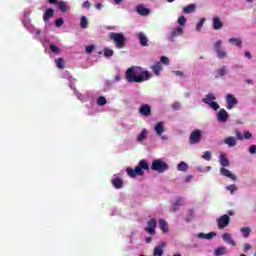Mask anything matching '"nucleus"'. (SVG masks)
Masks as SVG:
<instances>
[{
  "label": "nucleus",
  "mask_w": 256,
  "mask_h": 256,
  "mask_svg": "<svg viewBox=\"0 0 256 256\" xmlns=\"http://www.w3.org/2000/svg\"><path fill=\"white\" fill-rule=\"evenodd\" d=\"M249 153H250L251 155H256V145H251V146L249 147Z\"/></svg>",
  "instance_id": "50"
},
{
  "label": "nucleus",
  "mask_w": 256,
  "mask_h": 256,
  "mask_svg": "<svg viewBox=\"0 0 256 256\" xmlns=\"http://www.w3.org/2000/svg\"><path fill=\"white\" fill-rule=\"evenodd\" d=\"M111 183L115 189H121V187H123V179L121 178V175L114 174L113 178L111 179Z\"/></svg>",
  "instance_id": "13"
},
{
  "label": "nucleus",
  "mask_w": 256,
  "mask_h": 256,
  "mask_svg": "<svg viewBox=\"0 0 256 256\" xmlns=\"http://www.w3.org/2000/svg\"><path fill=\"white\" fill-rule=\"evenodd\" d=\"M63 23H65V19H63V18H58V19L55 21V27H61V25H63Z\"/></svg>",
  "instance_id": "47"
},
{
  "label": "nucleus",
  "mask_w": 256,
  "mask_h": 256,
  "mask_svg": "<svg viewBox=\"0 0 256 256\" xmlns=\"http://www.w3.org/2000/svg\"><path fill=\"white\" fill-rule=\"evenodd\" d=\"M213 47L218 59H227L229 57L227 50L223 47V40H216Z\"/></svg>",
  "instance_id": "6"
},
{
  "label": "nucleus",
  "mask_w": 256,
  "mask_h": 256,
  "mask_svg": "<svg viewBox=\"0 0 256 256\" xmlns=\"http://www.w3.org/2000/svg\"><path fill=\"white\" fill-rule=\"evenodd\" d=\"M138 39L139 43L142 47H148L149 46V39H147V36L143 32L138 33Z\"/></svg>",
  "instance_id": "20"
},
{
  "label": "nucleus",
  "mask_w": 256,
  "mask_h": 256,
  "mask_svg": "<svg viewBox=\"0 0 256 256\" xmlns=\"http://www.w3.org/2000/svg\"><path fill=\"white\" fill-rule=\"evenodd\" d=\"M202 159H205V161H211V151L204 152Z\"/></svg>",
  "instance_id": "46"
},
{
  "label": "nucleus",
  "mask_w": 256,
  "mask_h": 256,
  "mask_svg": "<svg viewBox=\"0 0 256 256\" xmlns=\"http://www.w3.org/2000/svg\"><path fill=\"white\" fill-rule=\"evenodd\" d=\"M222 239L225 243H228V245H232V247H235L237 245V242H235L233 236L230 233L225 232L222 235Z\"/></svg>",
  "instance_id": "18"
},
{
  "label": "nucleus",
  "mask_w": 256,
  "mask_h": 256,
  "mask_svg": "<svg viewBox=\"0 0 256 256\" xmlns=\"http://www.w3.org/2000/svg\"><path fill=\"white\" fill-rule=\"evenodd\" d=\"M196 6L195 4H190L183 8V13L189 15L190 13H195Z\"/></svg>",
  "instance_id": "35"
},
{
  "label": "nucleus",
  "mask_w": 256,
  "mask_h": 256,
  "mask_svg": "<svg viewBox=\"0 0 256 256\" xmlns=\"http://www.w3.org/2000/svg\"><path fill=\"white\" fill-rule=\"evenodd\" d=\"M136 12L138 15H142V17H147V15H149V9L145 8L143 4L136 6Z\"/></svg>",
  "instance_id": "25"
},
{
  "label": "nucleus",
  "mask_w": 256,
  "mask_h": 256,
  "mask_svg": "<svg viewBox=\"0 0 256 256\" xmlns=\"http://www.w3.org/2000/svg\"><path fill=\"white\" fill-rule=\"evenodd\" d=\"M225 99L227 103L226 108L228 110L235 109V107L239 105V100H237L233 94H227Z\"/></svg>",
  "instance_id": "10"
},
{
  "label": "nucleus",
  "mask_w": 256,
  "mask_h": 256,
  "mask_svg": "<svg viewBox=\"0 0 256 256\" xmlns=\"http://www.w3.org/2000/svg\"><path fill=\"white\" fill-rule=\"evenodd\" d=\"M77 99H79V101H83V94H81L80 92H75Z\"/></svg>",
  "instance_id": "54"
},
{
  "label": "nucleus",
  "mask_w": 256,
  "mask_h": 256,
  "mask_svg": "<svg viewBox=\"0 0 256 256\" xmlns=\"http://www.w3.org/2000/svg\"><path fill=\"white\" fill-rule=\"evenodd\" d=\"M219 163L220 165H222V167H229L230 165L229 159H227V156L225 155V153H220Z\"/></svg>",
  "instance_id": "31"
},
{
  "label": "nucleus",
  "mask_w": 256,
  "mask_h": 256,
  "mask_svg": "<svg viewBox=\"0 0 256 256\" xmlns=\"http://www.w3.org/2000/svg\"><path fill=\"white\" fill-rule=\"evenodd\" d=\"M220 175L223 177H227L228 179H231L232 181H237V176L233 174L231 171L227 170L226 168L220 169Z\"/></svg>",
  "instance_id": "17"
},
{
  "label": "nucleus",
  "mask_w": 256,
  "mask_h": 256,
  "mask_svg": "<svg viewBox=\"0 0 256 256\" xmlns=\"http://www.w3.org/2000/svg\"><path fill=\"white\" fill-rule=\"evenodd\" d=\"M57 7L61 11V13H67V11H69V9H71V7H69V5H67V2H65L63 0H60L57 3Z\"/></svg>",
  "instance_id": "24"
},
{
  "label": "nucleus",
  "mask_w": 256,
  "mask_h": 256,
  "mask_svg": "<svg viewBox=\"0 0 256 256\" xmlns=\"http://www.w3.org/2000/svg\"><path fill=\"white\" fill-rule=\"evenodd\" d=\"M144 171H149V162L145 159L140 160L135 169L131 167L126 168V173L131 179H135L136 176L143 177L145 175Z\"/></svg>",
  "instance_id": "2"
},
{
  "label": "nucleus",
  "mask_w": 256,
  "mask_h": 256,
  "mask_svg": "<svg viewBox=\"0 0 256 256\" xmlns=\"http://www.w3.org/2000/svg\"><path fill=\"white\" fill-rule=\"evenodd\" d=\"M154 74L159 75L161 71H163V65H161V62H157L151 67Z\"/></svg>",
  "instance_id": "33"
},
{
  "label": "nucleus",
  "mask_w": 256,
  "mask_h": 256,
  "mask_svg": "<svg viewBox=\"0 0 256 256\" xmlns=\"http://www.w3.org/2000/svg\"><path fill=\"white\" fill-rule=\"evenodd\" d=\"M217 98L215 97V94L213 93H208L205 98L202 99V103H205L206 105H209L211 107V109H213L214 111H217L220 106L219 103H217L215 100Z\"/></svg>",
  "instance_id": "7"
},
{
  "label": "nucleus",
  "mask_w": 256,
  "mask_h": 256,
  "mask_svg": "<svg viewBox=\"0 0 256 256\" xmlns=\"http://www.w3.org/2000/svg\"><path fill=\"white\" fill-rule=\"evenodd\" d=\"M216 233L215 232H209L207 234L200 232L197 234L198 239H207V240H211L213 239V237H216Z\"/></svg>",
  "instance_id": "27"
},
{
  "label": "nucleus",
  "mask_w": 256,
  "mask_h": 256,
  "mask_svg": "<svg viewBox=\"0 0 256 256\" xmlns=\"http://www.w3.org/2000/svg\"><path fill=\"white\" fill-rule=\"evenodd\" d=\"M156 229H157V220L155 218H151L147 222L145 231L146 233H148V235H155L157 233Z\"/></svg>",
  "instance_id": "9"
},
{
  "label": "nucleus",
  "mask_w": 256,
  "mask_h": 256,
  "mask_svg": "<svg viewBox=\"0 0 256 256\" xmlns=\"http://www.w3.org/2000/svg\"><path fill=\"white\" fill-rule=\"evenodd\" d=\"M197 169H198L199 173H204V171H205V169H203L202 167H198Z\"/></svg>",
  "instance_id": "64"
},
{
  "label": "nucleus",
  "mask_w": 256,
  "mask_h": 256,
  "mask_svg": "<svg viewBox=\"0 0 256 256\" xmlns=\"http://www.w3.org/2000/svg\"><path fill=\"white\" fill-rule=\"evenodd\" d=\"M55 15V10L53 8H47L43 14V21L48 23L49 19H51Z\"/></svg>",
  "instance_id": "21"
},
{
  "label": "nucleus",
  "mask_w": 256,
  "mask_h": 256,
  "mask_svg": "<svg viewBox=\"0 0 256 256\" xmlns=\"http://www.w3.org/2000/svg\"><path fill=\"white\" fill-rule=\"evenodd\" d=\"M226 191H229L231 195H235V191H239V188L237 187V185L232 184L226 186Z\"/></svg>",
  "instance_id": "38"
},
{
  "label": "nucleus",
  "mask_w": 256,
  "mask_h": 256,
  "mask_svg": "<svg viewBox=\"0 0 256 256\" xmlns=\"http://www.w3.org/2000/svg\"><path fill=\"white\" fill-rule=\"evenodd\" d=\"M58 1H59V0H48V2H49L51 5H55V4L59 3Z\"/></svg>",
  "instance_id": "59"
},
{
  "label": "nucleus",
  "mask_w": 256,
  "mask_h": 256,
  "mask_svg": "<svg viewBox=\"0 0 256 256\" xmlns=\"http://www.w3.org/2000/svg\"><path fill=\"white\" fill-rule=\"evenodd\" d=\"M229 223H231V217L227 214H224L217 219L218 229H225V227H229Z\"/></svg>",
  "instance_id": "11"
},
{
  "label": "nucleus",
  "mask_w": 256,
  "mask_h": 256,
  "mask_svg": "<svg viewBox=\"0 0 256 256\" xmlns=\"http://www.w3.org/2000/svg\"><path fill=\"white\" fill-rule=\"evenodd\" d=\"M56 65L58 69H63V67H65V61L63 60V58H58L56 60Z\"/></svg>",
  "instance_id": "43"
},
{
  "label": "nucleus",
  "mask_w": 256,
  "mask_h": 256,
  "mask_svg": "<svg viewBox=\"0 0 256 256\" xmlns=\"http://www.w3.org/2000/svg\"><path fill=\"white\" fill-rule=\"evenodd\" d=\"M251 249V245L249 243L244 244V251H249Z\"/></svg>",
  "instance_id": "55"
},
{
  "label": "nucleus",
  "mask_w": 256,
  "mask_h": 256,
  "mask_svg": "<svg viewBox=\"0 0 256 256\" xmlns=\"http://www.w3.org/2000/svg\"><path fill=\"white\" fill-rule=\"evenodd\" d=\"M154 131L158 137H161L165 133V122L160 121L155 124Z\"/></svg>",
  "instance_id": "16"
},
{
  "label": "nucleus",
  "mask_w": 256,
  "mask_h": 256,
  "mask_svg": "<svg viewBox=\"0 0 256 256\" xmlns=\"http://www.w3.org/2000/svg\"><path fill=\"white\" fill-rule=\"evenodd\" d=\"M191 179H193V175H188V176H186V178H185V182H186V183H189V181H191Z\"/></svg>",
  "instance_id": "56"
},
{
  "label": "nucleus",
  "mask_w": 256,
  "mask_h": 256,
  "mask_svg": "<svg viewBox=\"0 0 256 256\" xmlns=\"http://www.w3.org/2000/svg\"><path fill=\"white\" fill-rule=\"evenodd\" d=\"M201 130H195L190 134L189 143L190 145H197V143H201Z\"/></svg>",
  "instance_id": "12"
},
{
  "label": "nucleus",
  "mask_w": 256,
  "mask_h": 256,
  "mask_svg": "<svg viewBox=\"0 0 256 256\" xmlns=\"http://www.w3.org/2000/svg\"><path fill=\"white\" fill-rule=\"evenodd\" d=\"M95 7H96V9L101 10V9H103V4L97 3V4L95 5Z\"/></svg>",
  "instance_id": "57"
},
{
  "label": "nucleus",
  "mask_w": 256,
  "mask_h": 256,
  "mask_svg": "<svg viewBox=\"0 0 256 256\" xmlns=\"http://www.w3.org/2000/svg\"><path fill=\"white\" fill-rule=\"evenodd\" d=\"M121 79H122L121 75H116L114 77V81H121Z\"/></svg>",
  "instance_id": "60"
},
{
  "label": "nucleus",
  "mask_w": 256,
  "mask_h": 256,
  "mask_svg": "<svg viewBox=\"0 0 256 256\" xmlns=\"http://www.w3.org/2000/svg\"><path fill=\"white\" fill-rule=\"evenodd\" d=\"M109 39L114 42L116 49H125L127 47V38L123 33L111 32Z\"/></svg>",
  "instance_id": "4"
},
{
  "label": "nucleus",
  "mask_w": 256,
  "mask_h": 256,
  "mask_svg": "<svg viewBox=\"0 0 256 256\" xmlns=\"http://www.w3.org/2000/svg\"><path fill=\"white\" fill-rule=\"evenodd\" d=\"M177 171L187 173V171H189V165L186 162L181 161L179 164H177Z\"/></svg>",
  "instance_id": "32"
},
{
  "label": "nucleus",
  "mask_w": 256,
  "mask_h": 256,
  "mask_svg": "<svg viewBox=\"0 0 256 256\" xmlns=\"http://www.w3.org/2000/svg\"><path fill=\"white\" fill-rule=\"evenodd\" d=\"M244 57H246V59H252V55H251V52H249V51H246L245 53H244Z\"/></svg>",
  "instance_id": "53"
},
{
  "label": "nucleus",
  "mask_w": 256,
  "mask_h": 256,
  "mask_svg": "<svg viewBox=\"0 0 256 256\" xmlns=\"http://www.w3.org/2000/svg\"><path fill=\"white\" fill-rule=\"evenodd\" d=\"M203 25H205V18H201L200 21L196 25V31L199 33L201 29L203 28Z\"/></svg>",
  "instance_id": "41"
},
{
  "label": "nucleus",
  "mask_w": 256,
  "mask_h": 256,
  "mask_svg": "<svg viewBox=\"0 0 256 256\" xmlns=\"http://www.w3.org/2000/svg\"><path fill=\"white\" fill-rule=\"evenodd\" d=\"M172 73H174L176 77H183V71L176 70V71H172Z\"/></svg>",
  "instance_id": "52"
},
{
  "label": "nucleus",
  "mask_w": 256,
  "mask_h": 256,
  "mask_svg": "<svg viewBox=\"0 0 256 256\" xmlns=\"http://www.w3.org/2000/svg\"><path fill=\"white\" fill-rule=\"evenodd\" d=\"M50 51H52V53H55L56 55L61 54V49L55 46V44H50Z\"/></svg>",
  "instance_id": "40"
},
{
  "label": "nucleus",
  "mask_w": 256,
  "mask_h": 256,
  "mask_svg": "<svg viewBox=\"0 0 256 256\" xmlns=\"http://www.w3.org/2000/svg\"><path fill=\"white\" fill-rule=\"evenodd\" d=\"M97 105L99 107H103V105H107V99L105 98V96H100L98 99H97Z\"/></svg>",
  "instance_id": "39"
},
{
  "label": "nucleus",
  "mask_w": 256,
  "mask_h": 256,
  "mask_svg": "<svg viewBox=\"0 0 256 256\" xmlns=\"http://www.w3.org/2000/svg\"><path fill=\"white\" fill-rule=\"evenodd\" d=\"M160 138L162 141H169V137H167L166 135H161Z\"/></svg>",
  "instance_id": "58"
},
{
  "label": "nucleus",
  "mask_w": 256,
  "mask_h": 256,
  "mask_svg": "<svg viewBox=\"0 0 256 256\" xmlns=\"http://www.w3.org/2000/svg\"><path fill=\"white\" fill-rule=\"evenodd\" d=\"M113 53L114 51L112 49H109V48L104 49V57H113Z\"/></svg>",
  "instance_id": "44"
},
{
  "label": "nucleus",
  "mask_w": 256,
  "mask_h": 256,
  "mask_svg": "<svg viewBox=\"0 0 256 256\" xmlns=\"http://www.w3.org/2000/svg\"><path fill=\"white\" fill-rule=\"evenodd\" d=\"M183 33H184L183 27L177 26L173 28L168 35V41H171V43H175V39L177 37L183 36Z\"/></svg>",
  "instance_id": "8"
},
{
  "label": "nucleus",
  "mask_w": 256,
  "mask_h": 256,
  "mask_svg": "<svg viewBox=\"0 0 256 256\" xmlns=\"http://www.w3.org/2000/svg\"><path fill=\"white\" fill-rule=\"evenodd\" d=\"M227 213L230 217H233V215H235V212H233V210H229Z\"/></svg>",
  "instance_id": "62"
},
{
  "label": "nucleus",
  "mask_w": 256,
  "mask_h": 256,
  "mask_svg": "<svg viewBox=\"0 0 256 256\" xmlns=\"http://www.w3.org/2000/svg\"><path fill=\"white\" fill-rule=\"evenodd\" d=\"M234 136H229L223 140L225 145H228V147H235L237 145V139L238 141H243V139H253V134L249 131H245L244 134H242L239 130H235Z\"/></svg>",
  "instance_id": "3"
},
{
  "label": "nucleus",
  "mask_w": 256,
  "mask_h": 256,
  "mask_svg": "<svg viewBox=\"0 0 256 256\" xmlns=\"http://www.w3.org/2000/svg\"><path fill=\"white\" fill-rule=\"evenodd\" d=\"M229 253V249L225 246L218 247L214 250L215 256L227 255Z\"/></svg>",
  "instance_id": "28"
},
{
  "label": "nucleus",
  "mask_w": 256,
  "mask_h": 256,
  "mask_svg": "<svg viewBox=\"0 0 256 256\" xmlns=\"http://www.w3.org/2000/svg\"><path fill=\"white\" fill-rule=\"evenodd\" d=\"M240 232L242 233V237H244V239H247V237L251 235V227H242L240 228Z\"/></svg>",
  "instance_id": "36"
},
{
  "label": "nucleus",
  "mask_w": 256,
  "mask_h": 256,
  "mask_svg": "<svg viewBox=\"0 0 256 256\" xmlns=\"http://www.w3.org/2000/svg\"><path fill=\"white\" fill-rule=\"evenodd\" d=\"M139 114L142 117H151V106H149L148 104H143L139 108Z\"/></svg>",
  "instance_id": "15"
},
{
  "label": "nucleus",
  "mask_w": 256,
  "mask_h": 256,
  "mask_svg": "<svg viewBox=\"0 0 256 256\" xmlns=\"http://www.w3.org/2000/svg\"><path fill=\"white\" fill-rule=\"evenodd\" d=\"M80 27L81 29H87V27H89V20L87 19V16H82L80 18Z\"/></svg>",
  "instance_id": "37"
},
{
  "label": "nucleus",
  "mask_w": 256,
  "mask_h": 256,
  "mask_svg": "<svg viewBox=\"0 0 256 256\" xmlns=\"http://www.w3.org/2000/svg\"><path fill=\"white\" fill-rule=\"evenodd\" d=\"M229 119V113H227V110L220 109V111L217 114V120L219 123H227Z\"/></svg>",
  "instance_id": "14"
},
{
  "label": "nucleus",
  "mask_w": 256,
  "mask_h": 256,
  "mask_svg": "<svg viewBox=\"0 0 256 256\" xmlns=\"http://www.w3.org/2000/svg\"><path fill=\"white\" fill-rule=\"evenodd\" d=\"M181 205H183V198H177L175 203L170 208V211H172V213H177Z\"/></svg>",
  "instance_id": "26"
},
{
  "label": "nucleus",
  "mask_w": 256,
  "mask_h": 256,
  "mask_svg": "<svg viewBox=\"0 0 256 256\" xmlns=\"http://www.w3.org/2000/svg\"><path fill=\"white\" fill-rule=\"evenodd\" d=\"M212 25L213 29H215L216 31H219V29H223V22H221L220 17H214L212 19Z\"/></svg>",
  "instance_id": "23"
},
{
  "label": "nucleus",
  "mask_w": 256,
  "mask_h": 256,
  "mask_svg": "<svg viewBox=\"0 0 256 256\" xmlns=\"http://www.w3.org/2000/svg\"><path fill=\"white\" fill-rule=\"evenodd\" d=\"M153 75L149 71H144L141 67H131L126 71V80L128 83H143L149 81Z\"/></svg>",
  "instance_id": "1"
},
{
  "label": "nucleus",
  "mask_w": 256,
  "mask_h": 256,
  "mask_svg": "<svg viewBox=\"0 0 256 256\" xmlns=\"http://www.w3.org/2000/svg\"><path fill=\"white\" fill-rule=\"evenodd\" d=\"M150 169L156 171V173H165V171H169V164L161 158L154 159Z\"/></svg>",
  "instance_id": "5"
},
{
  "label": "nucleus",
  "mask_w": 256,
  "mask_h": 256,
  "mask_svg": "<svg viewBox=\"0 0 256 256\" xmlns=\"http://www.w3.org/2000/svg\"><path fill=\"white\" fill-rule=\"evenodd\" d=\"M228 43H230V45H235V47H241V45H243V40L241 38L232 37L228 39Z\"/></svg>",
  "instance_id": "30"
},
{
  "label": "nucleus",
  "mask_w": 256,
  "mask_h": 256,
  "mask_svg": "<svg viewBox=\"0 0 256 256\" xmlns=\"http://www.w3.org/2000/svg\"><path fill=\"white\" fill-rule=\"evenodd\" d=\"M187 23V18H185V16H180L178 18V24L180 25V27H185V24Z\"/></svg>",
  "instance_id": "42"
},
{
  "label": "nucleus",
  "mask_w": 256,
  "mask_h": 256,
  "mask_svg": "<svg viewBox=\"0 0 256 256\" xmlns=\"http://www.w3.org/2000/svg\"><path fill=\"white\" fill-rule=\"evenodd\" d=\"M204 171H206L207 173H209V171H211V166H207L206 168H204Z\"/></svg>",
  "instance_id": "63"
},
{
  "label": "nucleus",
  "mask_w": 256,
  "mask_h": 256,
  "mask_svg": "<svg viewBox=\"0 0 256 256\" xmlns=\"http://www.w3.org/2000/svg\"><path fill=\"white\" fill-rule=\"evenodd\" d=\"M165 247H167V243L162 242L160 245H158L154 248L153 255L154 256H163V253H164L163 249H165Z\"/></svg>",
  "instance_id": "19"
},
{
  "label": "nucleus",
  "mask_w": 256,
  "mask_h": 256,
  "mask_svg": "<svg viewBox=\"0 0 256 256\" xmlns=\"http://www.w3.org/2000/svg\"><path fill=\"white\" fill-rule=\"evenodd\" d=\"M161 63H163L164 65H169V58L167 56H162L160 58Z\"/></svg>",
  "instance_id": "49"
},
{
  "label": "nucleus",
  "mask_w": 256,
  "mask_h": 256,
  "mask_svg": "<svg viewBox=\"0 0 256 256\" xmlns=\"http://www.w3.org/2000/svg\"><path fill=\"white\" fill-rule=\"evenodd\" d=\"M147 135H148V131L147 129H142L141 133L138 134L136 141L138 143H143V141H145L147 139Z\"/></svg>",
  "instance_id": "29"
},
{
  "label": "nucleus",
  "mask_w": 256,
  "mask_h": 256,
  "mask_svg": "<svg viewBox=\"0 0 256 256\" xmlns=\"http://www.w3.org/2000/svg\"><path fill=\"white\" fill-rule=\"evenodd\" d=\"M82 7L84 9H89L91 7V2H89V0L83 2Z\"/></svg>",
  "instance_id": "51"
},
{
  "label": "nucleus",
  "mask_w": 256,
  "mask_h": 256,
  "mask_svg": "<svg viewBox=\"0 0 256 256\" xmlns=\"http://www.w3.org/2000/svg\"><path fill=\"white\" fill-rule=\"evenodd\" d=\"M172 109H174V111H179V109H181V103H179V102L173 103Z\"/></svg>",
  "instance_id": "48"
},
{
  "label": "nucleus",
  "mask_w": 256,
  "mask_h": 256,
  "mask_svg": "<svg viewBox=\"0 0 256 256\" xmlns=\"http://www.w3.org/2000/svg\"><path fill=\"white\" fill-rule=\"evenodd\" d=\"M146 243H151V241H153L152 237H146L145 238Z\"/></svg>",
  "instance_id": "61"
},
{
  "label": "nucleus",
  "mask_w": 256,
  "mask_h": 256,
  "mask_svg": "<svg viewBox=\"0 0 256 256\" xmlns=\"http://www.w3.org/2000/svg\"><path fill=\"white\" fill-rule=\"evenodd\" d=\"M158 223L162 233L164 234L169 233V224L167 223V221H165V219H159Z\"/></svg>",
  "instance_id": "22"
},
{
  "label": "nucleus",
  "mask_w": 256,
  "mask_h": 256,
  "mask_svg": "<svg viewBox=\"0 0 256 256\" xmlns=\"http://www.w3.org/2000/svg\"><path fill=\"white\" fill-rule=\"evenodd\" d=\"M225 75H227V66L224 65L216 71V79H219V77H225Z\"/></svg>",
  "instance_id": "34"
},
{
  "label": "nucleus",
  "mask_w": 256,
  "mask_h": 256,
  "mask_svg": "<svg viewBox=\"0 0 256 256\" xmlns=\"http://www.w3.org/2000/svg\"><path fill=\"white\" fill-rule=\"evenodd\" d=\"M93 51H95V44H91L86 46V53L88 55H91V53H93Z\"/></svg>",
  "instance_id": "45"
}]
</instances>
